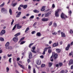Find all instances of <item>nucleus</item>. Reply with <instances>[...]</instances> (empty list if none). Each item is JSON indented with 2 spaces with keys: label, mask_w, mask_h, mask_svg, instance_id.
I'll return each mask as SVG.
<instances>
[{
  "label": "nucleus",
  "mask_w": 73,
  "mask_h": 73,
  "mask_svg": "<svg viewBox=\"0 0 73 73\" xmlns=\"http://www.w3.org/2000/svg\"><path fill=\"white\" fill-rule=\"evenodd\" d=\"M20 35V33H19L14 35V37L13 38V41H14L15 42H17L18 41V40H19V38L17 36Z\"/></svg>",
  "instance_id": "1"
},
{
  "label": "nucleus",
  "mask_w": 73,
  "mask_h": 73,
  "mask_svg": "<svg viewBox=\"0 0 73 73\" xmlns=\"http://www.w3.org/2000/svg\"><path fill=\"white\" fill-rule=\"evenodd\" d=\"M16 26H17V29H20V28H21L22 27V26L20 25V24L18 23L17 24H15L14 27H13V28L12 29L13 31H14L16 29Z\"/></svg>",
  "instance_id": "2"
},
{
  "label": "nucleus",
  "mask_w": 73,
  "mask_h": 73,
  "mask_svg": "<svg viewBox=\"0 0 73 73\" xmlns=\"http://www.w3.org/2000/svg\"><path fill=\"white\" fill-rule=\"evenodd\" d=\"M59 11L60 12L61 11V9H57L56 11H55V17H59Z\"/></svg>",
  "instance_id": "3"
},
{
  "label": "nucleus",
  "mask_w": 73,
  "mask_h": 73,
  "mask_svg": "<svg viewBox=\"0 0 73 73\" xmlns=\"http://www.w3.org/2000/svg\"><path fill=\"white\" fill-rule=\"evenodd\" d=\"M53 54V57H54V60H56V59H57V58L58 57V55L57 53H55L54 52L52 53V54Z\"/></svg>",
  "instance_id": "4"
},
{
  "label": "nucleus",
  "mask_w": 73,
  "mask_h": 73,
  "mask_svg": "<svg viewBox=\"0 0 73 73\" xmlns=\"http://www.w3.org/2000/svg\"><path fill=\"white\" fill-rule=\"evenodd\" d=\"M62 65H63V63L61 62H60L55 65L56 67H57V68H58L59 66V67H62Z\"/></svg>",
  "instance_id": "5"
},
{
  "label": "nucleus",
  "mask_w": 73,
  "mask_h": 73,
  "mask_svg": "<svg viewBox=\"0 0 73 73\" xmlns=\"http://www.w3.org/2000/svg\"><path fill=\"white\" fill-rule=\"evenodd\" d=\"M5 33V30H3L0 33V35L3 36V35H4Z\"/></svg>",
  "instance_id": "6"
},
{
  "label": "nucleus",
  "mask_w": 73,
  "mask_h": 73,
  "mask_svg": "<svg viewBox=\"0 0 73 73\" xmlns=\"http://www.w3.org/2000/svg\"><path fill=\"white\" fill-rule=\"evenodd\" d=\"M60 17L62 19H63L64 20H66V18L65 17V15L64 13H62L60 15Z\"/></svg>",
  "instance_id": "7"
},
{
  "label": "nucleus",
  "mask_w": 73,
  "mask_h": 73,
  "mask_svg": "<svg viewBox=\"0 0 73 73\" xmlns=\"http://www.w3.org/2000/svg\"><path fill=\"white\" fill-rule=\"evenodd\" d=\"M41 60H37L36 62V63L37 64V65H41Z\"/></svg>",
  "instance_id": "8"
},
{
  "label": "nucleus",
  "mask_w": 73,
  "mask_h": 73,
  "mask_svg": "<svg viewBox=\"0 0 73 73\" xmlns=\"http://www.w3.org/2000/svg\"><path fill=\"white\" fill-rule=\"evenodd\" d=\"M29 58L30 59H32L33 57L32 53V52H30L29 53Z\"/></svg>",
  "instance_id": "9"
},
{
  "label": "nucleus",
  "mask_w": 73,
  "mask_h": 73,
  "mask_svg": "<svg viewBox=\"0 0 73 73\" xmlns=\"http://www.w3.org/2000/svg\"><path fill=\"white\" fill-rule=\"evenodd\" d=\"M69 48H70V44H69L67 45V46L65 48L66 50H68L69 49Z\"/></svg>",
  "instance_id": "10"
},
{
  "label": "nucleus",
  "mask_w": 73,
  "mask_h": 73,
  "mask_svg": "<svg viewBox=\"0 0 73 73\" xmlns=\"http://www.w3.org/2000/svg\"><path fill=\"white\" fill-rule=\"evenodd\" d=\"M73 64V59H70L68 63V65L69 66H70L72 65V64Z\"/></svg>",
  "instance_id": "11"
},
{
  "label": "nucleus",
  "mask_w": 73,
  "mask_h": 73,
  "mask_svg": "<svg viewBox=\"0 0 73 73\" xmlns=\"http://www.w3.org/2000/svg\"><path fill=\"white\" fill-rule=\"evenodd\" d=\"M58 46V43L57 42L54 43L52 45V46L53 47H56V46Z\"/></svg>",
  "instance_id": "12"
},
{
  "label": "nucleus",
  "mask_w": 73,
  "mask_h": 73,
  "mask_svg": "<svg viewBox=\"0 0 73 73\" xmlns=\"http://www.w3.org/2000/svg\"><path fill=\"white\" fill-rule=\"evenodd\" d=\"M56 53H60V52H61V49H60L59 48H56Z\"/></svg>",
  "instance_id": "13"
},
{
  "label": "nucleus",
  "mask_w": 73,
  "mask_h": 73,
  "mask_svg": "<svg viewBox=\"0 0 73 73\" xmlns=\"http://www.w3.org/2000/svg\"><path fill=\"white\" fill-rule=\"evenodd\" d=\"M21 11H19V12L18 13V14L17 15L16 17H19L20 16V15H21Z\"/></svg>",
  "instance_id": "14"
},
{
  "label": "nucleus",
  "mask_w": 73,
  "mask_h": 73,
  "mask_svg": "<svg viewBox=\"0 0 73 73\" xmlns=\"http://www.w3.org/2000/svg\"><path fill=\"white\" fill-rule=\"evenodd\" d=\"M1 12H7V10H6L5 8L3 7L1 8Z\"/></svg>",
  "instance_id": "15"
},
{
  "label": "nucleus",
  "mask_w": 73,
  "mask_h": 73,
  "mask_svg": "<svg viewBox=\"0 0 73 73\" xmlns=\"http://www.w3.org/2000/svg\"><path fill=\"white\" fill-rule=\"evenodd\" d=\"M61 37H65L66 36L65 35V34L63 32H61Z\"/></svg>",
  "instance_id": "16"
},
{
  "label": "nucleus",
  "mask_w": 73,
  "mask_h": 73,
  "mask_svg": "<svg viewBox=\"0 0 73 73\" xmlns=\"http://www.w3.org/2000/svg\"><path fill=\"white\" fill-rule=\"evenodd\" d=\"M52 48V47H50V46H49L48 47V48L47 47H45L44 49V51L45 52H46V51H47V49H51V48Z\"/></svg>",
  "instance_id": "17"
},
{
  "label": "nucleus",
  "mask_w": 73,
  "mask_h": 73,
  "mask_svg": "<svg viewBox=\"0 0 73 73\" xmlns=\"http://www.w3.org/2000/svg\"><path fill=\"white\" fill-rule=\"evenodd\" d=\"M50 12V11H49L45 15V17H48V16L49 15L51 14Z\"/></svg>",
  "instance_id": "18"
},
{
  "label": "nucleus",
  "mask_w": 73,
  "mask_h": 73,
  "mask_svg": "<svg viewBox=\"0 0 73 73\" xmlns=\"http://www.w3.org/2000/svg\"><path fill=\"white\" fill-rule=\"evenodd\" d=\"M43 21H47L49 20V19L48 18H43L42 20Z\"/></svg>",
  "instance_id": "19"
},
{
  "label": "nucleus",
  "mask_w": 73,
  "mask_h": 73,
  "mask_svg": "<svg viewBox=\"0 0 73 73\" xmlns=\"http://www.w3.org/2000/svg\"><path fill=\"white\" fill-rule=\"evenodd\" d=\"M48 53H49V54H50V53H52V50L51 49H48Z\"/></svg>",
  "instance_id": "20"
},
{
  "label": "nucleus",
  "mask_w": 73,
  "mask_h": 73,
  "mask_svg": "<svg viewBox=\"0 0 73 73\" xmlns=\"http://www.w3.org/2000/svg\"><path fill=\"white\" fill-rule=\"evenodd\" d=\"M53 54H52V55L50 57V61H51V62H53Z\"/></svg>",
  "instance_id": "21"
},
{
  "label": "nucleus",
  "mask_w": 73,
  "mask_h": 73,
  "mask_svg": "<svg viewBox=\"0 0 73 73\" xmlns=\"http://www.w3.org/2000/svg\"><path fill=\"white\" fill-rule=\"evenodd\" d=\"M9 12L10 13V15H12V11L11 9H9Z\"/></svg>",
  "instance_id": "22"
},
{
  "label": "nucleus",
  "mask_w": 73,
  "mask_h": 73,
  "mask_svg": "<svg viewBox=\"0 0 73 73\" xmlns=\"http://www.w3.org/2000/svg\"><path fill=\"white\" fill-rule=\"evenodd\" d=\"M45 6H43L42 7V8L41 9V11H45Z\"/></svg>",
  "instance_id": "23"
},
{
  "label": "nucleus",
  "mask_w": 73,
  "mask_h": 73,
  "mask_svg": "<svg viewBox=\"0 0 73 73\" xmlns=\"http://www.w3.org/2000/svg\"><path fill=\"white\" fill-rule=\"evenodd\" d=\"M0 40L1 41H2L3 42V41H4V39L3 38L1 37H0Z\"/></svg>",
  "instance_id": "24"
},
{
  "label": "nucleus",
  "mask_w": 73,
  "mask_h": 73,
  "mask_svg": "<svg viewBox=\"0 0 73 73\" xmlns=\"http://www.w3.org/2000/svg\"><path fill=\"white\" fill-rule=\"evenodd\" d=\"M36 35L38 37H40L41 36V33L40 32L38 33H36Z\"/></svg>",
  "instance_id": "25"
},
{
  "label": "nucleus",
  "mask_w": 73,
  "mask_h": 73,
  "mask_svg": "<svg viewBox=\"0 0 73 73\" xmlns=\"http://www.w3.org/2000/svg\"><path fill=\"white\" fill-rule=\"evenodd\" d=\"M49 66L50 68L51 67V66L53 65L52 62H49L48 63Z\"/></svg>",
  "instance_id": "26"
},
{
  "label": "nucleus",
  "mask_w": 73,
  "mask_h": 73,
  "mask_svg": "<svg viewBox=\"0 0 73 73\" xmlns=\"http://www.w3.org/2000/svg\"><path fill=\"white\" fill-rule=\"evenodd\" d=\"M9 45V42H7L6 44H5V46L6 47H7V46H8Z\"/></svg>",
  "instance_id": "27"
},
{
  "label": "nucleus",
  "mask_w": 73,
  "mask_h": 73,
  "mask_svg": "<svg viewBox=\"0 0 73 73\" xmlns=\"http://www.w3.org/2000/svg\"><path fill=\"white\" fill-rule=\"evenodd\" d=\"M6 49H12V47L11 46H9L8 47H6Z\"/></svg>",
  "instance_id": "28"
},
{
  "label": "nucleus",
  "mask_w": 73,
  "mask_h": 73,
  "mask_svg": "<svg viewBox=\"0 0 73 73\" xmlns=\"http://www.w3.org/2000/svg\"><path fill=\"white\" fill-rule=\"evenodd\" d=\"M18 65H19V66L21 67V68H22V69H24V67L23 66L20 64H19Z\"/></svg>",
  "instance_id": "29"
},
{
  "label": "nucleus",
  "mask_w": 73,
  "mask_h": 73,
  "mask_svg": "<svg viewBox=\"0 0 73 73\" xmlns=\"http://www.w3.org/2000/svg\"><path fill=\"white\" fill-rule=\"evenodd\" d=\"M27 7H28V6H27V5H23V8H24V9H26V8H27Z\"/></svg>",
  "instance_id": "30"
},
{
  "label": "nucleus",
  "mask_w": 73,
  "mask_h": 73,
  "mask_svg": "<svg viewBox=\"0 0 73 73\" xmlns=\"http://www.w3.org/2000/svg\"><path fill=\"white\" fill-rule=\"evenodd\" d=\"M33 12L35 13H39V11L37 10H33Z\"/></svg>",
  "instance_id": "31"
},
{
  "label": "nucleus",
  "mask_w": 73,
  "mask_h": 73,
  "mask_svg": "<svg viewBox=\"0 0 73 73\" xmlns=\"http://www.w3.org/2000/svg\"><path fill=\"white\" fill-rule=\"evenodd\" d=\"M70 33H71V34H72V33H73V31L72 29H70Z\"/></svg>",
  "instance_id": "32"
},
{
  "label": "nucleus",
  "mask_w": 73,
  "mask_h": 73,
  "mask_svg": "<svg viewBox=\"0 0 73 73\" xmlns=\"http://www.w3.org/2000/svg\"><path fill=\"white\" fill-rule=\"evenodd\" d=\"M5 4V3H4V2L2 4H1L0 5V7H3L4 5Z\"/></svg>",
  "instance_id": "33"
},
{
  "label": "nucleus",
  "mask_w": 73,
  "mask_h": 73,
  "mask_svg": "<svg viewBox=\"0 0 73 73\" xmlns=\"http://www.w3.org/2000/svg\"><path fill=\"white\" fill-rule=\"evenodd\" d=\"M53 22L52 21H51L48 24V25L50 27V26H51L52 25V23Z\"/></svg>",
  "instance_id": "34"
},
{
  "label": "nucleus",
  "mask_w": 73,
  "mask_h": 73,
  "mask_svg": "<svg viewBox=\"0 0 73 73\" xmlns=\"http://www.w3.org/2000/svg\"><path fill=\"white\" fill-rule=\"evenodd\" d=\"M29 27L27 28L26 30L25 31V32L26 33L27 32V31H29Z\"/></svg>",
  "instance_id": "35"
},
{
  "label": "nucleus",
  "mask_w": 73,
  "mask_h": 73,
  "mask_svg": "<svg viewBox=\"0 0 73 73\" xmlns=\"http://www.w3.org/2000/svg\"><path fill=\"white\" fill-rule=\"evenodd\" d=\"M53 25L54 27H57V23H53Z\"/></svg>",
  "instance_id": "36"
},
{
  "label": "nucleus",
  "mask_w": 73,
  "mask_h": 73,
  "mask_svg": "<svg viewBox=\"0 0 73 73\" xmlns=\"http://www.w3.org/2000/svg\"><path fill=\"white\" fill-rule=\"evenodd\" d=\"M17 3H14L13 4V7H15V6L16 5H17Z\"/></svg>",
  "instance_id": "37"
},
{
  "label": "nucleus",
  "mask_w": 73,
  "mask_h": 73,
  "mask_svg": "<svg viewBox=\"0 0 73 73\" xmlns=\"http://www.w3.org/2000/svg\"><path fill=\"white\" fill-rule=\"evenodd\" d=\"M6 70H7V72H9V68L8 67H7L6 68Z\"/></svg>",
  "instance_id": "38"
},
{
  "label": "nucleus",
  "mask_w": 73,
  "mask_h": 73,
  "mask_svg": "<svg viewBox=\"0 0 73 73\" xmlns=\"http://www.w3.org/2000/svg\"><path fill=\"white\" fill-rule=\"evenodd\" d=\"M25 42V41H22L21 43H20L21 45H22V44H24Z\"/></svg>",
  "instance_id": "39"
},
{
  "label": "nucleus",
  "mask_w": 73,
  "mask_h": 73,
  "mask_svg": "<svg viewBox=\"0 0 73 73\" xmlns=\"http://www.w3.org/2000/svg\"><path fill=\"white\" fill-rule=\"evenodd\" d=\"M14 22V19H12V22L11 23V25H13V24Z\"/></svg>",
  "instance_id": "40"
},
{
  "label": "nucleus",
  "mask_w": 73,
  "mask_h": 73,
  "mask_svg": "<svg viewBox=\"0 0 73 73\" xmlns=\"http://www.w3.org/2000/svg\"><path fill=\"white\" fill-rule=\"evenodd\" d=\"M34 43H31L29 45V48H31V47L32 46V45H33Z\"/></svg>",
  "instance_id": "41"
},
{
  "label": "nucleus",
  "mask_w": 73,
  "mask_h": 73,
  "mask_svg": "<svg viewBox=\"0 0 73 73\" xmlns=\"http://www.w3.org/2000/svg\"><path fill=\"white\" fill-rule=\"evenodd\" d=\"M45 66V64H42L41 65V68H43V67H44Z\"/></svg>",
  "instance_id": "42"
},
{
  "label": "nucleus",
  "mask_w": 73,
  "mask_h": 73,
  "mask_svg": "<svg viewBox=\"0 0 73 73\" xmlns=\"http://www.w3.org/2000/svg\"><path fill=\"white\" fill-rule=\"evenodd\" d=\"M25 38V37H23V38H21L20 40V41H21L22 40H23Z\"/></svg>",
  "instance_id": "43"
},
{
  "label": "nucleus",
  "mask_w": 73,
  "mask_h": 73,
  "mask_svg": "<svg viewBox=\"0 0 73 73\" xmlns=\"http://www.w3.org/2000/svg\"><path fill=\"white\" fill-rule=\"evenodd\" d=\"M53 35H57V33L56 32H54V33H52Z\"/></svg>",
  "instance_id": "44"
},
{
  "label": "nucleus",
  "mask_w": 73,
  "mask_h": 73,
  "mask_svg": "<svg viewBox=\"0 0 73 73\" xmlns=\"http://www.w3.org/2000/svg\"><path fill=\"white\" fill-rule=\"evenodd\" d=\"M52 7L53 8H55V5H54V4H53L52 6Z\"/></svg>",
  "instance_id": "45"
},
{
  "label": "nucleus",
  "mask_w": 73,
  "mask_h": 73,
  "mask_svg": "<svg viewBox=\"0 0 73 73\" xmlns=\"http://www.w3.org/2000/svg\"><path fill=\"white\" fill-rule=\"evenodd\" d=\"M11 56H12V54H11L10 55L9 54H7V56L9 57H11Z\"/></svg>",
  "instance_id": "46"
},
{
  "label": "nucleus",
  "mask_w": 73,
  "mask_h": 73,
  "mask_svg": "<svg viewBox=\"0 0 73 73\" xmlns=\"http://www.w3.org/2000/svg\"><path fill=\"white\" fill-rule=\"evenodd\" d=\"M37 24V23L36 22H35L33 25V27H35V26Z\"/></svg>",
  "instance_id": "47"
},
{
  "label": "nucleus",
  "mask_w": 73,
  "mask_h": 73,
  "mask_svg": "<svg viewBox=\"0 0 73 73\" xmlns=\"http://www.w3.org/2000/svg\"><path fill=\"white\" fill-rule=\"evenodd\" d=\"M35 32L36 31H33L31 33L33 35V34H35Z\"/></svg>",
  "instance_id": "48"
},
{
  "label": "nucleus",
  "mask_w": 73,
  "mask_h": 73,
  "mask_svg": "<svg viewBox=\"0 0 73 73\" xmlns=\"http://www.w3.org/2000/svg\"><path fill=\"white\" fill-rule=\"evenodd\" d=\"M31 69V66L30 65H28V69Z\"/></svg>",
  "instance_id": "49"
},
{
  "label": "nucleus",
  "mask_w": 73,
  "mask_h": 73,
  "mask_svg": "<svg viewBox=\"0 0 73 73\" xmlns=\"http://www.w3.org/2000/svg\"><path fill=\"white\" fill-rule=\"evenodd\" d=\"M11 60H12V58H10L9 59V62L11 63Z\"/></svg>",
  "instance_id": "50"
},
{
  "label": "nucleus",
  "mask_w": 73,
  "mask_h": 73,
  "mask_svg": "<svg viewBox=\"0 0 73 73\" xmlns=\"http://www.w3.org/2000/svg\"><path fill=\"white\" fill-rule=\"evenodd\" d=\"M21 8L20 7H19L18 8V11H21Z\"/></svg>",
  "instance_id": "51"
},
{
  "label": "nucleus",
  "mask_w": 73,
  "mask_h": 73,
  "mask_svg": "<svg viewBox=\"0 0 73 73\" xmlns=\"http://www.w3.org/2000/svg\"><path fill=\"white\" fill-rule=\"evenodd\" d=\"M69 14H70V15H71V14H72V11H71V10L70 11H69Z\"/></svg>",
  "instance_id": "52"
},
{
  "label": "nucleus",
  "mask_w": 73,
  "mask_h": 73,
  "mask_svg": "<svg viewBox=\"0 0 73 73\" xmlns=\"http://www.w3.org/2000/svg\"><path fill=\"white\" fill-rule=\"evenodd\" d=\"M36 48V47L35 46H33V47H32V49H33V50H35V49Z\"/></svg>",
  "instance_id": "53"
},
{
  "label": "nucleus",
  "mask_w": 73,
  "mask_h": 73,
  "mask_svg": "<svg viewBox=\"0 0 73 73\" xmlns=\"http://www.w3.org/2000/svg\"><path fill=\"white\" fill-rule=\"evenodd\" d=\"M27 61H28V63H29L31 61V60L29 59H28L27 60Z\"/></svg>",
  "instance_id": "54"
},
{
  "label": "nucleus",
  "mask_w": 73,
  "mask_h": 73,
  "mask_svg": "<svg viewBox=\"0 0 73 73\" xmlns=\"http://www.w3.org/2000/svg\"><path fill=\"white\" fill-rule=\"evenodd\" d=\"M34 18V16L32 15L30 17V19H33Z\"/></svg>",
  "instance_id": "55"
},
{
  "label": "nucleus",
  "mask_w": 73,
  "mask_h": 73,
  "mask_svg": "<svg viewBox=\"0 0 73 73\" xmlns=\"http://www.w3.org/2000/svg\"><path fill=\"white\" fill-rule=\"evenodd\" d=\"M31 51H32V52H33L34 53H36V51H35L33 50H31Z\"/></svg>",
  "instance_id": "56"
},
{
  "label": "nucleus",
  "mask_w": 73,
  "mask_h": 73,
  "mask_svg": "<svg viewBox=\"0 0 73 73\" xmlns=\"http://www.w3.org/2000/svg\"><path fill=\"white\" fill-rule=\"evenodd\" d=\"M33 73H36V70L34 69L33 70Z\"/></svg>",
  "instance_id": "57"
},
{
  "label": "nucleus",
  "mask_w": 73,
  "mask_h": 73,
  "mask_svg": "<svg viewBox=\"0 0 73 73\" xmlns=\"http://www.w3.org/2000/svg\"><path fill=\"white\" fill-rule=\"evenodd\" d=\"M64 70H61L60 72L61 73H64Z\"/></svg>",
  "instance_id": "58"
},
{
  "label": "nucleus",
  "mask_w": 73,
  "mask_h": 73,
  "mask_svg": "<svg viewBox=\"0 0 73 73\" xmlns=\"http://www.w3.org/2000/svg\"><path fill=\"white\" fill-rule=\"evenodd\" d=\"M42 54L44 55V54H45V51H43V52H42Z\"/></svg>",
  "instance_id": "59"
},
{
  "label": "nucleus",
  "mask_w": 73,
  "mask_h": 73,
  "mask_svg": "<svg viewBox=\"0 0 73 73\" xmlns=\"http://www.w3.org/2000/svg\"><path fill=\"white\" fill-rule=\"evenodd\" d=\"M68 70H65L64 71V73H68Z\"/></svg>",
  "instance_id": "60"
},
{
  "label": "nucleus",
  "mask_w": 73,
  "mask_h": 73,
  "mask_svg": "<svg viewBox=\"0 0 73 73\" xmlns=\"http://www.w3.org/2000/svg\"><path fill=\"white\" fill-rule=\"evenodd\" d=\"M40 57L41 58H44V56L42 55L40 56Z\"/></svg>",
  "instance_id": "61"
},
{
  "label": "nucleus",
  "mask_w": 73,
  "mask_h": 73,
  "mask_svg": "<svg viewBox=\"0 0 73 73\" xmlns=\"http://www.w3.org/2000/svg\"><path fill=\"white\" fill-rule=\"evenodd\" d=\"M17 61H19V60H20V58H17Z\"/></svg>",
  "instance_id": "62"
},
{
  "label": "nucleus",
  "mask_w": 73,
  "mask_h": 73,
  "mask_svg": "<svg viewBox=\"0 0 73 73\" xmlns=\"http://www.w3.org/2000/svg\"><path fill=\"white\" fill-rule=\"evenodd\" d=\"M73 69V65L71 66V69L72 70Z\"/></svg>",
  "instance_id": "63"
},
{
  "label": "nucleus",
  "mask_w": 73,
  "mask_h": 73,
  "mask_svg": "<svg viewBox=\"0 0 73 73\" xmlns=\"http://www.w3.org/2000/svg\"><path fill=\"white\" fill-rule=\"evenodd\" d=\"M73 45V41L71 43V44H70V45Z\"/></svg>",
  "instance_id": "64"
}]
</instances>
